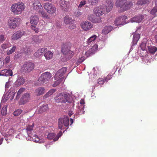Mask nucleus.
<instances>
[{"mask_svg":"<svg viewBox=\"0 0 157 157\" xmlns=\"http://www.w3.org/2000/svg\"><path fill=\"white\" fill-rule=\"evenodd\" d=\"M25 9V6L22 2L14 3L12 5L10 10L14 14H20Z\"/></svg>","mask_w":157,"mask_h":157,"instance_id":"nucleus-1","label":"nucleus"},{"mask_svg":"<svg viewBox=\"0 0 157 157\" xmlns=\"http://www.w3.org/2000/svg\"><path fill=\"white\" fill-rule=\"evenodd\" d=\"M69 124V119L68 117L64 116L63 117H60L58 121V126L59 129H64V127H67V129Z\"/></svg>","mask_w":157,"mask_h":157,"instance_id":"nucleus-2","label":"nucleus"},{"mask_svg":"<svg viewBox=\"0 0 157 157\" xmlns=\"http://www.w3.org/2000/svg\"><path fill=\"white\" fill-rule=\"evenodd\" d=\"M21 21V19L18 17H10L8 19L7 25L10 29H15L18 26Z\"/></svg>","mask_w":157,"mask_h":157,"instance_id":"nucleus-3","label":"nucleus"},{"mask_svg":"<svg viewBox=\"0 0 157 157\" xmlns=\"http://www.w3.org/2000/svg\"><path fill=\"white\" fill-rule=\"evenodd\" d=\"M69 97L67 94L63 93L57 94L55 98V102L57 103H66L67 102L70 103L69 100Z\"/></svg>","mask_w":157,"mask_h":157,"instance_id":"nucleus-4","label":"nucleus"},{"mask_svg":"<svg viewBox=\"0 0 157 157\" xmlns=\"http://www.w3.org/2000/svg\"><path fill=\"white\" fill-rule=\"evenodd\" d=\"M51 77V74L49 72L43 73L38 79V83L39 85H41L44 83L48 82Z\"/></svg>","mask_w":157,"mask_h":157,"instance_id":"nucleus-5","label":"nucleus"},{"mask_svg":"<svg viewBox=\"0 0 157 157\" xmlns=\"http://www.w3.org/2000/svg\"><path fill=\"white\" fill-rule=\"evenodd\" d=\"M35 67L34 64L31 62H25L23 65L21 70L25 73H29L33 70Z\"/></svg>","mask_w":157,"mask_h":157,"instance_id":"nucleus-6","label":"nucleus"},{"mask_svg":"<svg viewBox=\"0 0 157 157\" xmlns=\"http://www.w3.org/2000/svg\"><path fill=\"white\" fill-rule=\"evenodd\" d=\"M31 94L30 93H26L23 95L19 101L20 105H24L29 102L31 99Z\"/></svg>","mask_w":157,"mask_h":157,"instance_id":"nucleus-7","label":"nucleus"},{"mask_svg":"<svg viewBox=\"0 0 157 157\" xmlns=\"http://www.w3.org/2000/svg\"><path fill=\"white\" fill-rule=\"evenodd\" d=\"M44 7L48 13L50 14H52L56 12V8L55 6L49 2L45 3Z\"/></svg>","mask_w":157,"mask_h":157,"instance_id":"nucleus-8","label":"nucleus"},{"mask_svg":"<svg viewBox=\"0 0 157 157\" xmlns=\"http://www.w3.org/2000/svg\"><path fill=\"white\" fill-rule=\"evenodd\" d=\"M127 17L126 16H121L117 18L114 21L115 24L116 25H123L126 23V19Z\"/></svg>","mask_w":157,"mask_h":157,"instance_id":"nucleus-9","label":"nucleus"},{"mask_svg":"<svg viewBox=\"0 0 157 157\" xmlns=\"http://www.w3.org/2000/svg\"><path fill=\"white\" fill-rule=\"evenodd\" d=\"M25 32L23 31H16L11 36V39L12 40H17L25 35Z\"/></svg>","mask_w":157,"mask_h":157,"instance_id":"nucleus-10","label":"nucleus"},{"mask_svg":"<svg viewBox=\"0 0 157 157\" xmlns=\"http://www.w3.org/2000/svg\"><path fill=\"white\" fill-rule=\"evenodd\" d=\"M105 5V10H106L107 12H109L113 8V0H106L105 2L104 3Z\"/></svg>","mask_w":157,"mask_h":157,"instance_id":"nucleus-11","label":"nucleus"},{"mask_svg":"<svg viewBox=\"0 0 157 157\" xmlns=\"http://www.w3.org/2000/svg\"><path fill=\"white\" fill-rule=\"evenodd\" d=\"M81 28L85 31L89 30L92 28L93 25L91 23L88 21H86L81 23Z\"/></svg>","mask_w":157,"mask_h":157,"instance_id":"nucleus-12","label":"nucleus"},{"mask_svg":"<svg viewBox=\"0 0 157 157\" xmlns=\"http://www.w3.org/2000/svg\"><path fill=\"white\" fill-rule=\"evenodd\" d=\"M59 4L60 7L62 10L67 11L69 8L70 6V2L64 0H60L59 2Z\"/></svg>","mask_w":157,"mask_h":157,"instance_id":"nucleus-13","label":"nucleus"},{"mask_svg":"<svg viewBox=\"0 0 157 157\" xmlns=\"http://www.w3.org/2000/svg\"><path fill=\"white\" fill-rule=\"evenodd\" d=\"M45 92V88L44 87H40L35 89L34 93L35 95L36 96H40L43 94Z\"/></svg>","mask_w":157,"mask_h":157,"instance_id":"nucleus-14","label":"nucleus"},{"mask_svg":"<svg viewBox=\"0 0 157 157\" xmlns=\"http://www.w3.org/2000/svg\"><path fill=\"white\" fill-rule=\"evenodd\" d=\"M97 47V45H94L91 48L87 50L85 53V55L88 57L92 54L94 53L96 51V48Z\"/></svg>","mask_w":157,"mask_h":157,"instance_id":"nucleus-15","label":"nucleus"},{"mask_svg":"<svg viewBox=\"0 0 157 157\" xmlns=\"http://www.w3.org/2000/svg\"><path fill=\"white\" fill-rule=\"evenodd\" d=\"M105 10V8H102L101 7H98L96 8L94 11L96 16H100L104 13V12Z\"/></svg>","mask_w":157,"mask_h":157,"instance_id":"nucleus-16","label":"nucleus"},{"mask_svg":"<svg viewBox=\"0 0 157 157\" xmlns=\"http://www.w3.org/2000/svg\"><path fill=\"white\" fill-rule=\"evenodd\" d=\"M70 44L69 43H65L62 46L61 52L63 54H66L69 51H70Z\"/></svg>","mask_w":157,"mask_h":157,"instance_id":"nucleus-17","label":"nucleus"},{"mask_svg":"<svg viewBox=\"0 0 157 157\" xmlns=\"http://www.w3.org/2000/svg\"><path fill=\"white\" fill-rule=\"evenodd\" d=\"M39 18L36 15L32 16L30 18V23L35 25H36L39 22Z\"/></svg>","mask_w":157,"mask_h":157,"instance_id":"nucleus-18","label":"nucleus"},{"mask_svg":"<svg viewBox=\"0 0 157 157\" xmlns=\"http://www.w3.org/2000/svg\"><path fill=\"white\" fill-rule=\"evenodd\" d=\"M33 6V8L36 10H40L43 9L41 3L38 0H35L34 1Z\"/></svg>","mask_w":157,"mask_h":157,"instance_id":"nucleus-19","label":"nucleus"},{"mask_svg":"<svg viewBox=\"0 0 157 157\" xmlns=\"http://www.w3.org/2000/svg\"><path fill=\"white\" fill-rule=\"evenodd\" d=\"M144 16L142 15H139L136 16L132 18L131 21L133 22L140 23L144 19Z\"/></svg>","mask_w":157,"mask_h":157,"instance_id":"nucleus-20","label":"nucleus"},{"mask_svg":"<svg viewBox=\"0 0 157 157\" xmlns=\"http://www.w3.org/2000/svg\"><path fill=\"white\" fill-rule=\"evenodd\" d=\"M48 109V105H43L40 106L38 110V112L41 113L47 111Z\"/></svg>","mask_w":157,"mask_h":157,"instance_id":"nucleus-21","label":"nucleus"},{"mask_svg":"<svg viewBox=\"0 0 157 157\" xmlns=\"http://www.w3.org/2000/svg\"><path fill=\"white\" fill-rule=\"evenodd\" d=\"M127 0H117L116 2V5L121 9L123 8L124 5L126 2Z\"/></svg>","mask_w":157,"mask_h":157,"instance_id":"nucleus-22","label":"nucleus"},{"mask_svg":"<svg viewBox=\"0 0 157 157\" xmlns=\"http://www.w3.org/2000/svg\"><path fill=\"white\" fill-rule=\"evenodd\" d=\"M33 40L35 43L37 44L41 43L43 38L40 35H36L33 37Z\"/></svg>","mask_w":157,"mask_h":157,"instance_id":"nucleus-23","label":"nucleus"},{"mask_svg":"<svg viewBox=\"0 0 157 157\" xmlns=\"http://www.w3.org/2000/svg\"><path fill=\"white\" fill-rule=\"evenodd\" d=\"M113 28L110 25L106 26H105L102 31V33L105 34L109 33L113 29Z\"/></svg>","mask_w":157,"mask_h":157,"instance_id":"nucleus-24","label":"nucleus"},{"mask_svg":"<svg viewBox=\"0 0 157 157\" xmlns=\"http://www.w3.org/2000/svg\"><path fill=\"white\" fill-rule=\"evenodd\" d=\"M125 4V5L123 6V8H122V11L121 12H123L125 10H127L129 9L133 5V4L131 2H128Z\"/></svg>","mask_w":157,"mask_h":157,"instance_id":"nucleus-25","label":"nucleus"},{"mask_svg":"<svg viewBox=\"0 0 157 157\" xmlns=\"http://www.w3.org/2000/svg\"><path fill=\"white\" fill-rule=\"evenodd\" d=\"M47 49L46 48H43L39 49L37 52H35V54L36 56L41 55L44 53L45 52L47 51Z\"/></svg>","mask_w":157,"mask_h":157,"instance_id":"nucleus-26","label":"nucleus"},{"mask_svg":"<svg viewBox=\"0 0 157 157\" xmlns=\"http://www.w3.org/2000/svg\"><path fill=\"white\" fill-rule=\"evenodd\" d=\"M73 21L72 19L68 16H66L64 18V21L66 24L71 23Z\"/></svg>","mask_w":157,"mask_h":157,"instance_id":"nucleus-27","label":"nucleus"},{"mask_svg":"<svg viewBox=\"0 0 157 157\" xmlns=\"http://www.w3.org/2000/svg\"><path fill=\"white\" fill-rule=\"evenodd\" d=\"M44 56L47 59L50 60L52 58L53 54L50 51H48L44 53Z\"/></svg>","mask_w":157,"mask_h":157,"instance_id":"nucleus-28","label":"nucleus"},{"mask_svg":"<svg viewBox=\"0 0 157 157\" xmlns=\"http://www.w3.org/2000/svg\"><path fill=\"white\" fill-rule=\"evenodd\" d=\"M34 126V123H33L32 125H28L26 129V131L28 133V135L29 136H31L30 134L31 133V132L32 131L33 128V127Z\"/></svg>","mask_w":157,"mask_h":157,"instance_id":"nucleus-29","label":"nucleus"},{"mask_svg":"<svg viewBox=\"0 0 157 157\" xmlns=\"http://www.w3.org/2000/svg\"><path fill=\"white\" fill-rule=\"evenodd\" d=\"M65 57L67 59L69 60L74 55V53L71 50L69 51L66 54H64Z\"/></svg>","mask_w":157,"mask_h":157,"instance_id":"nucleus-30","label":"nucleus"},{"mask_svg":"<svg viewBox=\"0 0 157 157\" xmlns=\"http://www.w3.org/2000/svg\"><path fill=\"white\" fill-rule=\"evenodd\" d=\"M33 139L34 141L39 143H42L44 142L43 140L40 139L36 135H35L33 136Z\"/></svg>","mask_w":157,"mask_h":157,"instance_id":"nucleus-31","label":"nucleus"},{"mask_svg":"<svg viewBox=\"0 0 157 157\" xmlns=\"http://www.w3.org/2000/svg\"><path fill=\"white\" fill-rule=\"evenodd\" d=\"M149 52L152 54L155 53L157 50V48L154 46H150L148 47Z\"/></svg>","mask_w":157,"mask_h":157,"instance_id":"nucleus-32","label":"nucleus"},{"mask_svg":"<svg viewBox=\"0 0 157 157\" xmlns=\"http://www.w3.org/2000/svg\"><path fill=\"white\" fill-rule=\"evenodd\" d=\"M25 89L23 88H20L18 90L16 97V99L17 100L19 99L20 97V95L25 91Z\"/></svg>","mask_w":157,"mask_h":157,"instance_id":"nucleus-33","label":"nucleus"},{"mask_svg":"<svg viewBox=\"0 0 157 157\" xmlns=\"http://www.w3.org/2000/svg\"><path fill=\"white\" fill-rule=\"evenodd\" d=\"M140 35L139 34H135L133 36V41L134 43L136 44L137 41L140 39Z\"/></svg>","mask_w":157,"mask_h":157,"instance_id":"nucleus-34","label":"nucleus"},{"mask_svg":"<svg viewBox=\"0 0 157 157\" xmlns=\"http://www.w3.org/2000/svg\"><path fill=\"white\" fill-rule=\"evenodd\" d=\"M150 0H138L137 4L139 5H142L145 4H147L149 2Z\"/></svg>","mask_w":157,"mask_h":157,"instance_id":"nucleus-35","label":"nucleus"},{"mask_svg":"<svg viewBox=\"0 0 157 157\" xmlns=\"http://www.w3.org/2000/svg\"><path fill=\"white\" fill-rule=\"evenodd\" d=\"M90 20L94 23H99L101 21V18L100 16H96L92 18V19H90Z\"/></svg>","mask_w":157,"mask_h":157,"instance_id":"nucleus-36","label":"nucleus"},{"mask_svg":"<svg viewBox=\"0 0 157 157\" xmlns=\"http://www.w3.org/2000/svg\"><path fill=\"white\" fill-rule=\"evenodd\" d=\"M64 80L63 78H61L58 80L56 81L52 85L53 87H55L56 86L60 84L61 82L63 81Z\"/></svg>","mask_w":157,"mask_h":157,"instance_id":"nucleus-37","label":"nucleus"},{"mask_svg":"<svg viewBox=\"0 0 157 157\" xmlns=\"http://www.w3.org/2000/svg\"><path fill=\"white\" fill-rule=\"evenodd\" d=\"M25 82V80L22 76L19 77L17 81V82L19 85L24 84Z\"/></svg>","mask_w":157,"mask_h":157,"instance_id":"nucleus-38","label":"nucleus"},{"mask_svg":"<svg viewBox=\"0 0 157 157\" xmlns=\"http://www.w3.org/2000/svg\"><path fill=\"white\" fill-rule=\"evenodd\" d=\"M16 48L17 47L16 46H13L10 50H8L6 52L7 54L8 55H9L10 54H12L15 51Z\"/></svg>","mask_w":157,"mask_h":157,"instance_id":"nucleus-39","label":"nucleus"},{"mask_svg":"<svg viewBox=\"0 0 157 157\" xmlns=\"http://www.w3.org/2000/svg\"><path fill=\"white\" fill-rule=\"evenodd\" d=\"M38 12L41 15V16L42 17L47 18L48 17L47 13L44 12V11L42 10V9H41V10H40L38 11Z\"/></svg>","mask_w":157,"mask_h":157,"instance_id":"nucleus-40","label":"nucleus"},{"mask_svg":"<svg viewBox=\"0 0 157 157\" xmlns=\"http://www.w3.org/2000/svg\"><path fill=\"white\" fill-rule=\"evenodd\" d=\"M10 44L9 43H3L1 45V48L2 49L4 50L10 47Z\"/></svg>","mask_w":157,"mask_h":157,"instance_id":"nucleus-41","label":"nucleus"},{"mask_svg":"<svg viewBox=\"0 0 157 157\" xmlns=\"http://www.w3.org/2000/svg\"><path fill=\"white\" fill-rule=\"evenodd\" d=\"M97 37V36L96 35H94L90 37L87 40V42L89 44L91 42L94 41Z\"/></svg>","mask_w":157,"mask_h":157,"instance_id":"nucleus-42","label":"nucleus"},{"mask_svg":"<svg viewBox=\"0 0 157 157\" xmlns=\"http://www.w3.org/2000/svg\"><path fill=\"white\" fill-rule=\"evenodd\" d=\"M56 137V134L53 133H50L48 134L47 136V138L49 140H52L54 139Z\"/></svg>","mask_w":157,"mask_h":157,"instance_id":"nucleus-43","label":"nucleus"},{"mask_svg":"<svg viewBox=\"0 0 157 157\" xmlns=\"http://www.w3.org/2000/svg\"><path fill=\"white\" fill-rule=\"evenodd\" d=\"M67 68L65 67L59 69L58 71L59 73H60L61 75H63L66 72Z\"/></svg>","mask_w":157,"mask_h":157,"instance_id":"nucleus-44","label":"nucleus"},{"mask_svg":"<svg viewBox=\"0 0 157 157\" xmlns=\"http://www.w3.org/2000/svg\"><path fill=\"white\" fill-rule=\"evenodd\" d=\"M22 111L21 109H18L14 111L13 112V115L16 116H18L21 114L22 113Z\"/></svg>","mask_w":157,"mask_h":157,"instance_id":"nucleus-45","label":"nucleus"},{"mask_svg":"<svg viewBox=\"0 0 157 157\" xmlns=\"http://www.w3.org/2000/svg\"><path fill=\"white\" fill-rule=\"evenodd\" d=\"M85 59L83 56H81V57H79V59L77 60V64L79 65L82 63L84 60Z\"/></svg>","mask_w":157,"mask_h":157,"instance_id":"nucleus-46","label":"nucleus"},{"mask_svg":"<svg viewBox=\"0 0 157 157\" xmlns=\"http://www.w3.org/2000/svg\"><path fill=\"white\" fill-rule=\"evenodd\" d=\"M140 47L143 51L147 50L146 44L145 43L142 42L140 44Z\"/></svg>","mask_w":157,"mask_h":157,"instance_id":"nucleus-47","label":"nucleus"},{"mask_svg":"<svg viewBox=\"0 0 157 157\" xmlns=\"http://www.w3.org/2000/svg\"><path fill=\"white\" fill-rule=\"evenodd\" d=\"M63 133H62L61 131H60L59 133H58L56 136L54 138V139L53 140L54 141H56L62 135Z\"/></svg>","mask_w":157,"mask_h":157,"instance_id":"nucleus-48","label":"nucleus"},{"mask_svg":"<svg viewBox=\"0 0 157 157\" xmlns=\"http://www.w3.org/2000/svg\"><path fill=\"white\" fill-rule=\"evenodd\" d=\"M151 11L150 13L152 15H154L157 12V5H155Z\"/></svg>","mask_w":157,"mask_h":157,"instance_id":"nucleus-49","label":"nucleus"},{"mask_svg":"<svg viewBox=\"0 0 157 157\" xmlns=\"http://www.w3.org/2000/svg\"><path fill=\"white\" fill-rule=\"evenodd\" d=\"M105 81L104 79V78H99L97 80V82L100 85L103 84L105 82Z\"/></svg>","mask_w":157,"mask_h":157,"instance_id":"nucleus-50","label":"nucleus"},{"mask_svg":"<svg viewBox=\"0 0 157 157\" xmlns=\"http://www.w3.org/2000/svg\"><path fill=\"white\" fill-rule=\"evenodd\" d=\"M100 0H88V2L92 5H93L98 3V1Z\"/></svg>","mask_w":157,"mask_h":157,"instance_id":"nucleus-51","label":"nucleus"},{"mask_svg":"<svg viewBox=\"0 0 157 157\" xmlns=\"http://www.w3.org/2000/svg\"><path fill=\"white\" fill-rule=\"evenodd\" d=\"M7 71H6L5 76H10L13 75V72L12 70L8 69Z\"/></svg>","mask_w":157,"mask_h":157,"instance_id":"nucleus-52","label":"nucleus"},{"mask_svg":"<svg viewBox=\"0 0 157 157\" xmlns=\"http://www.w3.org/2000/svg\"><path fill=\"white\" fill-rule=\"evenodd\" d=\"M63 75H61L60 73L59 72V71H57L56 74L54 76V78L55 79H57L59 78L60 77H62Z\"/></svg>","mask_w":157,"mask_h":157,"instance_id":"nucleus-53","label":"nucleus"},{"mask_svg":"<svg viewBox=\"0 0 157 157\" xmlns=\"http://www.w3.org/2000/svg\"><path fill=\"white\" fill-rule=\"evenodd\" d=\"M86 4V1L85 0H83V1H81L80 2L79 4V5L78 8H80L82 7L84 5Z\"/></svg>","mask_w":157,"mask_h":157,"instance_id":"nucleus-54","label":"nucleus"},{"mask_svg":"<svg viewBox=\"0 0 157 157\" xmlns=\"http://www.w3.org/2000/svg\"><path fill=\"white\" fill-rule=\"evenodd\" d=\"M1 113L3 115H5L7 113V111L6 109L5 108H3L1 110Z\"/></svg>","mask_w":157,"mask_h":157,"instance_id":"nucleus-55","label":"nucleus"},{"mask_svg":"<svg viewBox=\"0 0 157 157\" xmlns=\"http://www.w3.org/2000/svg\"><path fill=\"white\" fill-rule=\"evenodd\" d=\"M7 69H4L0 71V75L5 76L6 71H7Z\"/></svg>","mask_w":157,"mask_h":157,"instance_id":"nucleus-56","label":"nucleus"},{"mask_svg":"<svg viewBox=\"0 0 157 157\" xmlns=\"http://www.w3.org/2000/svg\"><path fill=\"white\" fill-rule=\"evenodd\" d=\"M31 28L33 30L35 31V32L36 33H37L39 31L38 29L36 28L35 26L32 25L31 26Z\"/></svg>","mask_w":157,"mask_h":157,"instance_id":"nucleus-57","label":"nucleus"},{"mask_svg":"<svg viewBox=\"0 0 157 157\" xmlns=\"http://www.w3.org/2000/svg\"><path fill=\"white\" fill-rule=\"evenodd\" d=\"M5 38L3 35H0V42L2 43L5 40Z\"/></svg>","mask_w":157,"mask_h":157,"instance_id":"nucleus-58","label":"nucleus"},{"mask_svg":"<svg viewBox=\"0 0 157 157\" xmlns=\"http://www.w3.org/2000/svg\"><path fill=\"white\" fill-rule=\"evenodd\" d=\"M112 78L111 75H108L105 78H104L105 81L107 82L108 80H110Z\"/></svg>","mask_w":157,"mask_h":157,"instance_id":"nucleus-59","label":"nucleus"},{"mask_svg":"<svg viewBox=\"0 0 157 157\" xmlns=\"http://www.w3.org/2000/svg\"><path fill=\"white\" fill-rule=\"evenodd\" d=\"M10 56H7L5 59V62L7 63H9L10 61Z\"/></svg>","mask_w":157,"mask_h":157,"instance_id":"nucleus-60","label":"nucleus"},{"mask_svg":"<svg viewBox=\"0 0 157 157\" xmlns=\"http://www.w3.org/2000/svg\"><path fill=\"white\" fill-rule=\"evenodd\" d=\"M56 89H53L49 90L48 92L51 95L52 94L54 93L56 91Z\"/></svg>","mask_w":157,"mask_h":157,"instance_id":"nucleus-61","label":"nucleus"},{"mask_svg":"<svg viewBox=\"0 0 157 157\" xmlns=\"http://www.w3.org/2000/svg\"><path fill=\"white\" fill-rule=\"evenodd\" d=\"M69 28L70 29H74L75 28V25L74 24L71 23L69 24Z\"/></svg>","mask_w":157,"mask_h":157,"instance_id":"nucleus-62","label":"nucleus"},{"mask_svg":"<svg viewBox=\"0 0 157 157\" xmlns=\"http://www.w3.org/2000/svg\"><path fill=\"white\" fill-rule=\"evenodd\" d=\"M51 95L48 92H47L44 95V98H47L49 96Z\"/></svg>","mask_w":157,"mask_h":157,"instance_id":"nucleus-63","label":"nucleus"},{"mask_svg":"<svg viewBox=\"0 0 157 157\" xmlns=\"http://www.w3.org/2000/svg\"><path fill=\"white\" fill-rule=\"evenodd\" d=\"M4 62L2 60H0V69L3 66Z\"/></svg>","mask_w":157,"mask_h":157,"instance_id":"nucleus-64","label":"nucleus"}]
</instances>
